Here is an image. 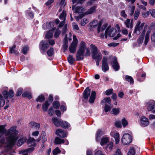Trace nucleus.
<instances>
[{"mask_svg": "<svg viewBox=\"0 0 155 155\" xmlns=\"http://www.w3.org/2000/svg\"><path fill=\"white\" fill-rule=\"evenodd\" d=\"M6 125H0V149L4 147L1 155H14L12 146L18 139V132L15 127H11L8 130L5 128Z\"/></svg>", "mask_w": 155, "mask_h": 155, "instance_id": "nucleus-1", "label": "nucleus"}, {"mask_svg": "<svg viewBox=\"0 0 155 155\" xmlns=\"http://www.w3.org/2000/svg\"><path fill=\"white\" fill-rule=\"evenodd\" d=\"M86 48L85 43L83 41L81 42L80 47L77 51L76 55V60L77 61L82 60L84 59V54Z\"/></svg>", "mask_w": 155, "mask_h": 155, "instance_id": "nucleus-2", "label": "nucleus"}, {"mask_svg": "<svg viewBox=\"0 0 155 155\" xmlns=\"http://www.w3.org/2000/svg\"><path fill=\"white\" fill-rule=\"evenodd\" d=\"M132 141L131 136L128 134H124L121 139V142L124 145L129 144Z\"/></svg>", "mask_w": 155, "mask_h": 155, "instance_id": "nucleus-3", "label": "nucleus"}, {"mask_svg": "<svg viewBox=\"0 0 155 155\" xmlns=\"http://www.w3.org/2000/svg\"><path fill=\"white\" fill-rule=\"evenodd\" d=\"M116 33L117 30L115 29L110 28L109 26L105 31V38H107L108 36L110 37H113L116 35Z\"/></svg>", "mask_w": 155, "mask_h": 155, "instance_id": "nucleus-4", "label": "nucleus"}, {"mask_svg": "<svg viewBox=\"0 0 155 155\" xmlns=\"http://www.w3.org/2000/svg\"><path fill=\"white\" fill-rule=\"evenodd\" d=\"M73 41L69 48V50L71 53H74L76 51L78 43V40L75 35H73Z\"/></svg>", "mask_w": 155, "mask_h": 155, "instance_id": "nucleus-5", "label": "nucleus"}, {"mask_svg": "<svg viewBox=\"0 0 155 155\" xmlns=\"http://www.w3.org/2000/svg\"><path fill=\"white\" fill-rule=\"evenodd\" d=\"M145 23L143 22L141 23L140 21H138L136 24L134 29V32L137 35H139L141 31L143 29Z\"/></svg>", "mask_w": 155, "mask_h": 155, "instance_id": "nucleus-6", "label": "nucleus"}, {"mask_svg": "<svg viewBox=\"0 0 155 155\" xmlns=\"http://www.w3.org/2000/svg\"><path fill=\"white\" fill-rule=\"evenodd\" d=\"M140 151V148L136 145L130 147L128 151L127 155H136Z\"/></svg>", "mask_w": 155, "mask_h": 155, "instance_id": "nucleus-7", "label": "nucleus"}, {"mask_svg": "<svg viewBox=\"0 0 155 155\" xmlns=\"http://www.w3.org/2000/svg\"><path fill=\"white\" fill-rule=\"evenodd\" d=\"M49 47V45L45 41H42L39 44V48L41 52L44 53Z\"/></svg>", "mask_w": 155, "mask_h": 155, "instance_id": "nucleus-8", "label": "nucleus"}, {"mask_svg": "<svg viewBox=\"0 0 155 155\" xmlns=\"http://www.w3.org/2000/svg\"><path fill=\"white\" fill-rule=\"evenodd\" d=\"M111 64L113 69L115 71H117L119 70L120 69V66L117 61L116 57H114L112 58Z\"/></svg>", "mask_w": 155, "mask_h": 155, "instance_id": "nucleus-9", "label": "nucleus"}, {"mask_svg": "<svg viewBox=\"0 0 155 155\" xmlns=\"http://www.w3.org/2000/svg\"><path fill=\"white\" fill-rule=\"evenodd\" d=\"M107 61V58L105 57H104L102 60L101 68L102 70L104 72L108 71L109 69V67Z\"/></svg>", "mask_w": 155, "mask_h": 155, "instance_id": "nucleus-10", "label": "nucleus"}, {"mask_svg": "<svg viewBox=\"0 0 155 155\" xmlns=\"http://www.w3.org/2000/svg\"><path fill=\"white\" fill-rule=\"evenodd\" d=\"M140 125L143 127L147 126L149 125L148 119L144 116H142L140 119Z\"/></svg>", "mask_w": 155, "mask_h": 155, "instance_id": "nucleus-11", "label": "nucleus"}, {"mask_svg": "<svg viewBox=\"0 0 155 155\" xmlns=\"http://www.w3.org/2000/svg\"><path fill=\"white\" fill-rule=\"evenodd\" d=\"M155 102L153 100H150L146 104L148 111H151L154 108Z\"/></svg>", "mask_w": 155, "mask_h": 155, "instance_id": "nucleus-12", "label": "nucleus"}, {"mask_svg": "<svg viewBox=\"0 0 155 155\" xmlns=\"http://www.w3.org/2000/svg\"><path fill=\"white\" fill-rule=\"evenodd\" d=\"M147 25L144 26L143 28V31L142 32L140 35V36L137 42L139 44H141L142 43L144 39V37L145 34V31L147 29Z\"/></svg>", "mask_w": 155, "mask_h": 155, "instance_id": "nucleus-13", "label": "nucleus"}, {"mask_svg": "<svg viewBox=\"0 0 155 155\" xmlns=\"http://www.w3.org/2000/svg\"><path fill=\"white\" fill-rule=\"evenodd\" d=\"M3 94L5 99H7L9 97V98L12 97L14 95V93L13 91L12 90H10L8 93L7 91L5 90L3 92Z\"/></svg>", "mask_w": 155, "mask_h": 155, "instance_id": "nucleus-14", "label": "nucleus"}, {"mask_svg": "<svg viewBox=\"0 0 155 155\" xmlns=\"http://www.w3.org/2000/svg\"><path fill=\"white\" fill-rule=\"evenodd\" d=\"M102 24V20H101L98 23V26L97 28V32L98 33H99L101 31H104L107 26V24L106 23L104 24L101 27Z\"/></svg>", "mask_w": 155, "mask_h": 155, "instance_id": "nucleus-15", "label": "nucleus"}, {"mask_svg": "<svg viewBox=\"0 0 155 155\" xmlns=\"http://www.w3.org/2000/svg\"><path fill=\"white\" fill-rule=\"evenodd\" d=\"M56 134L60 137L62 138L66 137L67 136V133L60 129H58L56 131Z\"/></svg>", "mask_w": 155, "mask_h": 155, "instance_id": "nucleus-16", "label": "nucleus"}, {"mask_svg": "<svg viewBox=\"0 0 155 155\" xmlns=\"http://www.w3.org/2000/svg\"><path fill=\"white\" fill-rule=\"evenodd\" d=\"M72 10L74 11L75 13H78L79 14L82 13L84 11V9L81 7H77L75 8L74 6L72 7Z\"/></svg>", "mask_w": 155, "mask_h": 155, "instance_id": "nucleus-17", "label": "nucleus"}, {"mask_svg": "<svg viewBox=\"0 0 155 155\" xmlns=\"http://www.w3.org/2000/svg\"><path fill=\"white\" fill-rule=\"evenodd\" d=\"M111 135L115 138V143L116 144H118L120 141L119 134L117 132H112L111 133Z\"/></svg>", "mask_w": 155, "mask_h": 155, "instance_id": "nucleus-18", "label": "nucleus"}, {"mask_svg": "<svg viewBox=\"0 0 155 155\" xmlns=\"http://www.w3.org/2000/svg\"><path fill=\"white\" fill-rule=\"evenodd\" d=\"M52 120L54 125L56 127L60 126L62 121L60 119H58L55 117H53L52 118Z\"/></svg>", "mask_w": 155, "mask_h": 155, "instance_id": "nucleus-19", "label": "nucleus"}, {"mask_svg": "<svg viewBox=\"0 0 155 155\" xmlns=\"http://www.w3.org/2000/svg\"><path fill=\"white\" fill-rule=\"evenodd\" d=\"M135 8L134 5H129L127 8L128 14L130 16H132L134 13Z\"/></svg>", "mask_w": 155, "mask_h": 155, "instance_id": "nucleus-20", "label": "nucleus"}, {"mask_svg": "<svg viewBox=\"0 0 155 155\" xmlns=\"http://www.w3.org/2000/svg\"><path fill=\"white\" fill-rule=\"evenodd\" d=\"M91 92V90L89 87H87L84 91L83 93L84 98L85 99H87L89 96Z\"/></svg>", "mask_w": 155, "mask_h": 155, "instance_id": "nucleus-21", "label": "nucleus"}, {"mask_svg": "<svg viewBox=\"0 0 155 155\" xmlns=\"http://www.w3.org/2000/svg\"><path fill=\"white\" fill-rule=\"evenodd\" d=\"M132 21L133 19L130 21V19H127L125 21L124 23L127 28H132L133 27V25L132 24Z\"/></svg>", "mask_w": 155, "mask_h": 155, "instance_id": "nucleus-22", "label": "nucleus"}, {"mask_svg": "<svg viewBox=\"0 0 155 155\" xmlns=\"http://www.w3.org/2000/svg\"><path fill=\"white\" fill-rule=\"evenodd\" d=\"M27 143L29 146H35L36 145L35 140L33 138H29L27 141Z\"/></svg>", "mask_w": 155, "mask_h": 155, "instance_id": "nucleus-23", "label": "nucleus"}, {"mask_svg": "<svg viewBox=\"0 0 155 155\" xmlns=\"http://www.w3.org/2000/svg\"><path fill=\"white\" fill-rule=\"evenodd\" d=\"M96 93L95 91H92L91 92V95L90 97L89 102L90 103H93L95 99Z\"/></svg>", "mask_w": 155, "mask_h": 155, "instance_id": "nucleus-24", "label": "nucleus"}, {"mask_svg": "<svg viewBox=\"0 0 155 155\" xmlns=\"http://www.w3.org/2000/svg\"><path fill=\"white\" fill-rule=\"evenodd\" d=\"M93 58L95 60H101L102 58L101 54L100 51L93 54Z\"/></svg>", "mask_w": 155, "mask_h": 155, "instance_id": "nucleus-25", "label": "nucleus"}, {"mask_svg": "<svg viewBox=\"0 0 155 155\" xmlns=\"http://www.w3.org/2000/svg\"><path fill=\"white\" fill-rule=\"evenodd\" d=\"M53 26V23L52 22L47 23L46 24H44L43 25V28L45 30L50 29L51 28L52 26Z\"/></svg>", "mask_w": 155, "mask_h": 155, "instance_id": "nucleus-26", "label": "nucleus"}, {"mask_svg": "<svg viewBox=\"0 0 155 155\" xmlns=\"http://www.w3.org/2000/svg\"><path fill=\"white\" fill-rule=\"evenodd\" d=\"M68 47V41L67 34L65 35L64 41L63 42V48L64 51L66 50Z\"/></svg>", "mask_w": 155, "mask_h": 155, "instance_id": "nucleus-27", "label": "nucleus"}, {"mask_svg": "<svg viewBox=\"0 0 155 155\" xmlns=\"http://www.w3.org/2000/svg\"><path fill=\"white\" fill-rule=\"evenodd\" d=\"M29 124L31 127L36 129H39L40 127L39 124L35 122H31Z\"/></svg>", "mask_w": 155, "mask_h": 155, "instance_id": "nucleus-28", "label": "nucleus"}, {"mask_svg": "<svg viewBox=\"0 0 155 155\" xmlns=\"http://www.w3.org/2000/svg\"><path fill=\"white\" fill-rule=\"evenodd\" d=\"M104 134V132L101 130H98L96 134V138L97 141H99V138L102 135Z\"/></svg>", "mask_w": 155, "mask_h": 155, "instance_id": "nucleus-29", "label": "nucleus"}, {"mask_svg": "<svg viewBox=\"0 0 155 155\" xmlns=\"http://www.w3.org/2000/svg\"><path fill=\"white\" fill-rule=\"evenodd\" d=\"M50 104L48 101H46L42 105V108L44 111H46L48 107Z\"/></svg>", "mask_w": 155, "mask_h": 155, "instance_id": "nucleus-30", "label": "nucleus"}, {"mask_svg": "<svg viewBox=\"0 0 155 155\" xmlns=\"http://www.w3.org/2000/svg\"><path fill=\"white\" fill-rule=\"evenodd\" d=\"M64 140L63 139H61L58 137H57L55 138L54 143L57 144H60L64 143Z\"/></svg>", "mask_w": 155, "mask_h": 155, "instance_id": "nucleus-31", "label": "nucleus"}, {"mask_svg": "<svg viewBox=\"0 0 155 155\" xmlns=\"http://www.w3.org/2000/svg\"><path fill=\"white\" fill-rule=\"evenodd\" d=\"M90 26L92 28H96L97 26H98V23L97 20H94L92 21L90 23Z\"/></svg>", "mask_w": 155, "mask_h": 155, "instance_id": "nucleus-32", "label": "nucleus"}, {"mask_svg": "<svg viewBox=\"0 0 155 155\" xmlns=\"http://www.w3.org/2000/svg\"><path fill=\"white\" fill-rule=\"evenodd\" d=\"M67 59L68 62L71 65L75 61L74 58L71 55H69L67 57Z\"/></svg>", "mask_w": 155, "mask_h": 155, "instance_id": "nucleus-33", "label": "nucleus"}, {"mask_svg": "<svg viewBox=\"0 0 155 155\" xmlns=\"http://www.w3.org/2000/svg\"><path fill=\"white\" fill-rule=\"evenodd\" d=\"M111 101L110 97L104 98L101 102V103H105V104L111 105Z\"/></svg>", "mask_w": 155, "mask_h": 155, "instance_id": "nucleus-34", "label": "nucleus"}, {"mask_svg": "<svg viewBox=\"0 0 155 155\" xmlns=\"http://www.w3.org/2000/svg\"><path fill=\"white\" fill-rule=\"evenodd\" d=\"M45 98L44 95L41 94L36 99L37 102H42L45 100Z\"/></svg>", "mask_w": 155, "mask_h": 155, "instance_id": "nucleus-35", "label": "nucleus"}, {"mask_svg": "<svg viewBox=\"0 0 155 155\" xmlns=\"http://www.w3.org/2000/svg\"><path fill=\"white\" fill-rule=\"evenodd\" d=\"M120 110L119 108H114L112 109L111 112L114 115H116L120 113Z\"/></svg>", "mask_w": 155, "mask_h": 155, "instance_id": "nucleus-36", "label": "nucleus"}, {"mask_svg": "<svg viewBox=\"0 0 155 155\" xmlns=\"http://www.w3.org/2000/svg\"><path fill=\"white\" fill-rule=\"evenodd\" d=\"M16 45H14L12 47L10 48V53L11 54L14 53L15 54H17L18 52L15 50Z\"/></svg>", "mask_w": 155, "mask_h": 155, "instance_id": "nucleus-37", "label": "nucleus"}, {"mask_svg": "<svg viewBox=\"0 0 155 155\" xmlns=\"http://www.w3.org/2000/svg\"><path fill=\"white\" fill-rule=\"evenodd\" d=\"M109 139L108 137H103L101 140V145L105 144L108 141Z\"/></svg>", "mask_w": 155, "mask_h": 155, "instance_id": "nucleus-38", "label": "nucleus"}, {"mask_svg": "<svg viewBox=\"0 0 155 155\" xmlns=\"http://www.w3.org/2000/svg\"><path fill=\"white\" fill-rule=\"evenodd\" d=\"M110 105L107 104H105L104 107V111L105 112L107 113L112 108Z\"/></svg>", "mask_w": 155, "mask_h": 155, "instance_id": "nucleus-39", "label": "nucleus"}, {"mask_svg": "<svg viewBox=\"0 0 155 155\" xmlns=\"http://www.w3.org/2000/svg\"><path fill=\"white\" fill-rule=\"evenodd\" d=\"M60 126L63 128H66L69 126L70 124L65 121H61Z\"/></svg>", "mask_w": 155, "mask_h": 155, "instance_id": "nucleus-40", "label": "nucleus"}, {"mask_svg": "<svg viewBox=\"0 0 155 155\" xmlns=\"http://www.w3.org/2000/svg\"><path fill=\"white\" fill-rule=\"evenodd\" d=\"M125 80L130 82V84H133L134 83V80L132 77L130 76L126 75L125 77Z\"/></svg>", "mask_w": 155, "mask_h": 155, "instance_id": "nucleus-41", "label": "nucleus"}, {"mask_svg": "<svg viewBox=\"0 0 155 155\" xmlns=\"http://www.w3.org/2000/svg\"><path fill=\"white\" fill-rule=\"evenodd\" d=\"M22 96L29 99L31 98V93L29 92H25L22 94Z\"/></svg>", "mask_w": 155, "mask_h": 155, "instance_id": "nucleus-42", "label": "nucleus"}, {"mask_svg": "<svg viewBox=\"0 0 155 155\" xmlns=\"http://www.w3.org/2000/svg\"><path fill=\"white\" fill-rule=\"evenodd\" d=\"M150 32V31H147V33H146L145 37V41H144V44L145 45H146L148 43V42L149 41V34Z\"/></svg>", "mask_w": 155, "mask_h": 155, "instance_id": "nucleus-43", "label": "nucleus"}, {"mask_svg": "<svg viewBox=\"0 0 155 155\" xmlns=\"http://www.w3.org/2000/svg\"><path fill=\"white\" fill-rule=\"evenodd\" d=\"M26 139L25 138H22L18 140L17 144L18 146H21L26 140Z\"/></svg>", "mask_w": 155, "mask_h": 155, "instance_id": "nucleus-44", "label": "nucleus"}, {"mask_svg": "<svg viewBox=\"0 0 155 155\" xmlns=\"http://www.w3.org/2000/svg\"><path fill=\"white\" fill-rule=\"evenodd\" d=\"M96 7V6H93L89 9L87 12V14H91L95 11V9Z\"/></svg>", "mask_w": 155, "mask_h": 155, "instance_id": "nucleus-45", "label": "nucleus"}, {"mask_svg": "<svg viewBox=\"0 0 155 155\" xmlns=\"http://www.w3.org/2000/svg\"><path fill=\"white\" fill-rule=\"evenodd\" d=\"M52 105L56 109H58L60 106L59 102L58 101H54Z\"/></svg>", "mask_w": 155, "mask_h": 155, "instance_id": "nucleus-46", "label": "nucleus"}, {"mask_svg": "<svg viewBox=\"0 0 155 155\" xmlns=\"http://www.w3.org/2000/svg\"><path fill=\"white\" fill-rule=\"evenodd\" d=\"M66 15V12L63 11L60 16V19L61 20H63V21H65Z\"/></svg>", "mask_w": 155, "mask_h": 155, "instance_id": "nucleus-47", "label": "nucleus"}, {"mask_svg": "<svg viewBox=\"0 0 155 155\" xmlns=\"http://www.w3.org/2000/svg\"><path fill=\"white\" fill-rule=\"evenodd\" d=\"M91 48L92 54L99 51L97 50V48L95 45H91Z\"/></svg>", "mask_w": 155, "mask_h": 155, "instance_id": "nucleus-48", "label": "nucleus"}, {"mask_svg": "<svg viewBox=\"0 0 155 155\" xmlns=\"http://www.w3.org/2000/svg\"><path fill=\"white\" fill-rule=\"evenodd\" d=\"M47 54L49 56H51L54 54V50L52 48H51L47 51Z\"/></svg>", "mask_w": 155, "mask_h": 155, "instance_id": "nucleus-49", "label": "nucleus"}, {"mask_svg": "<svg viewBox=\"0 0 155 155\" xmlns=\"http://www.w3.org/2000/svg\"><path fill=\"white\" fill-rule=\"evenodd\" d=\"M53 31L52 30L49 31L46 35V38H51L53 36Z\"/></svg>", "mask_w": 155, "mask_h": 155, "instance_id": "nucleus-50", "label": "nucleus"}, {"mask_svg": "<svg viewBox=\"0 0 155 155\" xmlns=\"http://www.w3.org/2000/svg\"><path fill=\"white\" fill-rule=\"evenodd\" d=\"M88 22V20L87 18H84L82 19L81 22V26H84Z\"/></svg>", "mask_w": 155, "mask_h": 155, "instance_id": "nucleus-51", "label": "nucleus"}, {"mask_svg": "<svg viewBox=\"0 0 155 155\" xmlns=\"http://www.w3.org/2000/svg\"><path fill=\"white\" fill-rule=\"evenodd\" d=\"M121 123L124 127H126L128 124L127 120L124 118L122 120Z\"/></svg>", "mask_w": 155, "mask_h": 155, "instance_id": "nucleus-52", "label": "nucleus"}, {"mask_svg": "<svg viewBox=\"0 0 155 155\" xmlns=\"http://www.w3.org/2000/svg\"><path fill=\"white\" fill-rule=\"evenodd\" d=\"M140 13V12L139 10H137L135 11L134 15V20H136L137 19Z\"/></svg>", "mask_w": 155, "mask_h": 155, "instance_id": "nucleus-53", "label": "nucleus"}, {"mask_svg": "<svg viewBox=\"0 0 155 155\" xmlns=\"http://www.w3.org/2000/svg\"><path fill=\"white\" fill-rule=\"evenodd\" d=\"M5 101L3 99L2 96L0 94V106H3L5 104Z\"/></svg>", "mask_w": 155, "mask_h": 155, "instance_id": "nucleus-54", "label": "nucleus"}, {"mask_svg": "<svg viewBox=\"0 0 155 155\" xmlns=\"http://www.w3.org/2000/svg\"><path fill=\"white\" fill-rule=\"evenodd\" d=\"M60 152V150L59 149L58 147L56 148L54 150L52 153L53 155H56L59 153Z\"/></svg>", "mask_w": 155, "mask_h": 155, "instance_id": "nucleus-55", "label": "nucleus"}, {"mask_svg": "<svg viewBox=\"0 0 155 155\" xmlns=\"http://www.w3.org/2000/svg\"><path fill=\"white\" fill-rule=\"evenodd\" d=\"M61 109L62 111H65L66 110V107L65 104L62 102L61 107Z\"/></svg>", "mask_w": 155, "mask_h": 155, "instance_id": "nucleus-56", "label": "nucleus"}, {"mask_svg": "<svg viewBox=\"0 0 155 155\" xmlns=\"http://www.w3.org/2000/svg\"><path fill=\"white\" fill-rule=\"evenodd\" d=\"M48 114L51 116H52L54 113L53 108L52 107H51L48 111Z\"/></svg>", "mask_w": 155, "mask_h": 155, "instance_id": "nucleus-57", "label": "nucleus"}, {"mask_svg": "<svg viewBox=\"0 0 155 155\" xmlns=\"http://www.w3.org/2000/svg\"><path fill=\"white\" fill-rule=\"evenodd\" d=\"M115 125L116 127L118 128H121L122 127L120 122L119 120H117L115 122Z\"/></svg>", "mask_w": 155, "mask_h": 155, "instance_id": "nucleus-58", "label": "nucleus"}, {"mask_svg": "<svg viewBox=\"0 0 155 155\" xmlns=\"http://www.w3.org/2000/svg\"><path fill=\"white\" fill-rule=\"evenodd\" d=\"M113 143L112 142H110L107 146V149L108 150H111L113 148Z\"/></svg>", "mask_w": 155, "mask_h": 155, "instance_id": "nucleus-59", "label": "nucleus"}, {"mask_svg": "<svg viewBox=\"0 0 155 155\" xmlns=\"http://www.w3.org/2000/svg\"><path fill=\"white\" fill-rule=\"evenodd\" d=\"M28 50V47L27 46L24 47L22 50V52L23 54H25L27 53V51Z\"/></svg>", "mask_w": 155, "mask_h": 155, "instance_id": "nucleus-60", "label": "nucleus"}, {"mask_svg": "<svg viewBox=\"0 0 155 155\" xmlns=\"http://www.w3.org/2000/svg\"><path fill=\"white\" fill-rule=\"evenodd\" d=\"M73 27L74 29H76L78 31V32L80 33H81V31L80 29L78 27V25L76 24L75 23H73Z\"/></svg>", "mask_w": 155, "mask_h": 155, "instance_id": "nucleus-61", "label": "nucleus"}, {"mask_svg": "<svg viewBox=\"0 0 155 155\" xmlns=\"http://www.w3.org/2000/svg\"><path fill=\"white\" fill-rule=\"evenodd\" d=\"M61 31L58 29H57L55 32L54 36L55 38H57L60 34Z\"/></svg>", "mask_w": 155, "mask_h": 155, "instance_id": "nucleus-62", "label": "nucleus"}, {"mask_svg": "<svg viewBox=\"0 0 155 155\" xmlns=\"http://www.w3.org/2000/svg\"><path fill=\"white\" fill-rule=\"evenodd\" d=\"M149 12L153 17L155 18V10L151 9L149 10Z\"/></svg>", "mask_w": 155, "mask_h": 155, "instance_id": "nucleus-63", "label": "nucleus"}, {"mask_svg": "<svg viewBox=\"0 0 155 155\" xmlns=\"http://www.w3.org/2000/svg\"><path fill=\"white\" fill-rule=\"evenodd\" d=\"M120 14L121 16L124 18H126L127 16V15L125 11L124 10H122L121 11Z\"/></svg>", "mask_w": 155, "mask_h": 155, "instance_id": "nucleus-64", "label": "nucleus"}]
</instances>
